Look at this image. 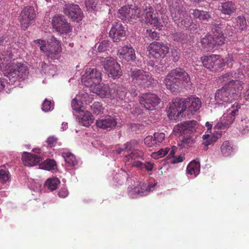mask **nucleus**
<instances>
[{"instance_id": "obj_55", "label": "nucleus", "mask_w": 249, "mask_h": 249, "mask_svg": "<svg viewBox=\"0 0 249 249\" xmlns=\"http://www.w3.org/2000/svg\"><path fill=\"white\" fill-rule=\"evenodd\" d=\"M10 175L8 171L0 169V181L6 182L9 178Z\"/></svg>"}, {"instance_id": "obj_12", "label": "nucleus", "mask_w": 249, "mask_h": 249, "mask_svg": "<svg viewBox=\"0 0 249 249\" xmlns=\"http://www.w3.org/2000/svg\"><path fill=\"white\" fill-rule=\"evenodd\" d=\"M168 7L173 20L177 22H179L181 16L186 12L181 0H170Z\"/></svg>"}, {"instance_id": "obj_38", "label": "nucleus", "mask_w": 249, "mask_h": 249, "mask_svg": "<svg viewBox=\"0 0 249 249\" xmlns=\"http://www.w3.org/2000/svg\"><path fill=\"white\" fill-rule=\"evenodd\" d=\"M172 38L174 41L180 42L182 44L187 42L188 36L182 32H175L172 34Z\"/></svg>"}, {"instance_id": "obj_31", "label": "nucleus", "mask_w": 249, "mask_h": 249, "mask_svg": "<svg viewBox=\"0 0 249 249\" xmlns=\"http://www.w3.org/2000/svg\"><path fill=\"white\" fill-rule=\"evenodd\" d=\"M236 10L235 4L231 1H228L221 3V11L225 15H231Z\"/></svg>"}, {"instance_id": "obj_35", "label": "nucleus", "mask_w": 249, "mask_h": 249, "mask_svg": "<svg viewBox=\"0 0 249 249\" xmlns=\"http://www.w3.org/2000/svg\"><path fill=\"white\" fill-rule=\"evenodd\" d=\"M213 39L212 36L207 35L203 37L201 40L202 46L204 48L208 49H212L214 48V44H213Z\"/></svg>"}, {"instance_id": "obj_22", "label": "nucleus", "mask_w": 249, "mask_h": 249, "mask_svg": "<svg viewBox=\"0 0 249 249\" xmlns=\"http://www.w3.org/2000/svg\"><path fill=\"white\" fill-rule=\"evenodd\" d=\"M118 55L120 59L127 62L132 61L136 58L135 50L130 45L125 46L119 49Z\"/></svg>"}, {"instance_id": "obj_53", "label": "nucleus", "mask_w": 249, "mask_h": 249, "mask_svg": "<svg viewBox=\"0 0 249 249\" xmlns=\"http://www.w3.org/2000/svg\"><path fill=\"white\" fill-rule=\"evenodd\" d=\"M109 48V41L105 40L102 41L99 44L97 49L100 52H103L108 49Z\"/></svg>"}, {"instance_id": "obj_28", "label": "nucleus", "mask_w": 249, "mask_h": 249, "mask_svg": "<svg viewBox=\"0 0 249 249\" xmlns=\"http://www.w3.org/2000/svg\"><path fill=\"white\" fill-rule=\"evenodd\" d=\"M220 151L223 156L229 157L234 153V148L232 142L224 141L221 145Z\"/></svg>"}, {"instance_id": "obj_37", "label": "nucleus", "mask_w": 249, "mask_h": 249, "mask_svg": "<svg viewBox=\"0 0 249 249\" xmlns=\"http://www.w3.org/2000/svg\"><path fill=\"white\" fill-rule=\"evenodd\" d=\"M235 26L241 31L245 30L247 27L246 19L242 16H239L235 18Z\"/></svg>"}, {"instance_id": "obj_43", "label": "nucleus", "mask_w": 249, "mask_h": 249, "mask_svg": "<svg viewBox=\"0 0 249 249\" xmlns=\"http://www.w3.org/2000/svg\"><path fill=\"white\" fill-rule=\"evenodd\" d=\"M62 156L64 158L65 161L70 165L73 166L76 164V160L74 156L69 152L63 153Z\"/></svg>"}, {"instance_id": "obj_8", "label": "nucleus", "mask_w": 249, "mask_h": 249, "mask_svg": "<svg viewBox=\"0 0 249 249\" xmlns=\"http://www.w3.org/2000/svg\"><path fill=\"white\" fill-rule=\"evenodd\" d=\"M203 65L211 71H216L225 66L224 60L219 55L212 54L201 58Z\"/></svg>"}, {"instance_id": "obj_49", "label": "nucleus", "mask_w": 249, "mask_h": 249, "mask_svg": "<svg viewBox=\"0 0 249 249\" xmlns=\"http://www.w3.org/2000/svg\"><path fill=\"white\" fill-rule=\"evenodd\" d=\"M249 120L248 119L242 120L239 124V129L243 133H246L249 131Z\"/></svg>"}, {"instance_id": "obj_62", "label": "nucleus", "mask_w": 249, "mask_h": 249, "mask_svg": "<svg viewBox=\"0 0 249 249\" xmlns=\"http://www.w3.org/2000/svg\"><path fill=\"white\" fill-rule=\"evenodd\" d=\"M77 96L78 98L80 99V100L83 101V103H85L87 104L89 102L90 99L87 93H83Z\"/></svg>"}, {"instance_id": "obj_23", "label": "nucleus", "mask_w": 249, "mask_h": 249, "mask_svg": "<svg viewBox=\"0 0 249 249\" xmlns=\"http://www.w3.org/2000/svg\"><path fill=\"white\" fill-rule=\"evenodd\" d=\"M243 83L239 80H230L224 85L227 90L236 99L240 95L242 90Z\"/></svg>"}, {"instance_id": "obj_15", "label": "nucleus", "mask_w": 249, "mask_h": 249, "mask_svg": "<svg viewBox=\"0 0 249 249\" xmlns=\"http://www.w3.org/2000/svg\"><path fill=\"white\" fill-rule=\"evenodd\" d=\"M185 111H186L183 105V100L179 99L170 104L167 113L169 117L178 119L183 117Z\"/></svg>"}, {"instance_id": "obj_44", "label": "nucleus", "mask_w": 249, "mask_h": 249, "mask_svg": "<svg viewBox=\"0 0 249 249\" xmlns=\"http://www.w3.org/2000/svg\"><path fill=\"white\" fill-rule=\"evenodd\" d=\"M202 139L203 140L202 144L207 147L215 142L218 139V138L213 135L212 136L209 134H205L203 135Z\"/></svg>"}, {"instance_id": "obj_46", "label": "nucleus", "mask_w": 249, "mask_h": 249, "mask_svg": "<svg viewBox=\"0 0 249 249\" xmlns=\"http://www.w3.org/2000/svg\"><path fill=\"white\" fill-rule=\"evenodd\" d=\"M241 107L240 105L238 104H233L231 108L228 110L229 116H232L235 118V116L238 114V109Z\"/></svg>"}, {"instance_id": "obj_27", "label": "nucleus", "mask_w": 249, "mask_h": 249, "mask_svg": "<svg viewBox=\"0 0 249 249\" xmlns=\"http://www.w3.org/2000/svg\"><path fill=\"white\" fill-rule=\"evenodd\" d=\"M78 119L79 123L84 126L91 125L94 121V118L91 113L89 111H81L79 113Z\"/></svg>"}, {"instance_id": "obj_41", "label": "nucleus", "mask_w": 249, "mask_h": 249, "mask_svg": "<svg viewBox=\"0 0 249 249\" xmlns=\"http://www.w3.org/2000/svg\"><path fill=\"white\" fill-rule=\"evenodd\" d=\"M83 104V101H81L80 100V99L78 98L77 95H76L74 99L72 100L71 103V107L72 109L76 111H78L79 113L80 111L83 110L82 109Z\"/></svg>"}, {"instance_id": "obj_57", "label": "nucleus", "mask_w": 249, "mask_h": 249, "mask_svg": "<svg viewBox=\"0 0 249 249\" xmlns=\"http://www.w3.org/2000/svg\"><path fill=\"white\" fill-rule=\"evenodd\" d=\"M232 76V74L230 73H226L222 75H221L218 78V81L221 83L226 82L227 83L230 80H233L231 79Z\"/></svg>"}, {"instance_id": "obj_29", "label": "nucleus", "mask_w": 249, "mask_h": 249, "mask_svg": "<svg viewBox=\"0 0 249 249\" xmlns=\"http://www.w3.org/2000/svg\"><path fill=\"white\" fill-rule=\"evenodd\" d=\"M190 13L194 18H198L201 21H208L211 18V15L208 12L197 9L190 10Z\"/></svg>"}, {"instance_id": "obj_34", "label": "nucleus", "mask_w": 249, "mask_h": 249, "mask_svg": "<svg viewBox=\"0 0 249 249\" xmlns=\"http://www.w3.org/2000/svg\"><path fill=\"white\" fill-rule=\"evenodd\" d=\"M113 88L115 89V94L113 97H116L121 100H124L127 102L126 100V91L125 88L123 86H118L116 85H113Z\"/></svg>"}, {"instance_id": "obj_32", "label": "nucleus", "mask_w": 249, "mask_h": 249, "mask_svg": "<svg viewBox=\"0 0 249 249\" xmlns=\"http://www.w3.org/2000/svg\"><path fill=\"white\" fill-rule=\"evenodd\" d=\"M200 170V163L196 160H193L187 166V173L190 175H194L196 177L199 174Z\"/></svg>"}, {"instance_id": "obj_59", "label": "nucleus", "mask_w": 249, "mask_h": 249, "mask_svg": "<svg viewBox=\"0 0 249 249\" xmlns=\"http://www.w3.org/2000/svg\"><path fill=\"white\" fill-rule=\"evenodd\" d=\"M132 147V144L130 142H127L126 143H125L124 145V147L123 148H119L117 150V152L118 154H120L122 151H126L128 152L130 150H131Z\"/></svg>"}, {"instance_id": "obj_2", "label": "nucleus", "mask_w": 249, "mask_h": 249, "mask_svg": "<svg viewBox=\"0 0 249 249\" xmlns=\"http://www.w3.org/2000/svg\"><path fill=\"white\" fill-rule=\"evenodd\" d=\"M167 89L172 92H177L183 85L191 86L192 83L189 74L182 69L172 70L164 80Z\"/></svg>"}, {"instance_id": "obj_6", "label": "nucleus", "mask_w": 249, "mask_h": 249, "mask_svg": "<svg viewBox=\"0 0 249 249\" xmlns=\"http://www.w3.org/2000/svg\"><path fill=\"white\" fill-rule=\"evenodd\" d=\"M101 64L109 77L115 79L122 75V71L120 65L114 58L111 57L102 58Z\"/></svg>"}, {"instance_id": "obj_21", "label": "nucleus", "mask_w": 249, "mask_h": 249, "mask_svg": "<svg viewBox=\"0 0 249 249\" xmlns=\"http://www.w3.org/2000/svg\"><path fill=\"white\" fill-rule=\"evenodd\" d=\"M91 90L93 92L95 93L102 98L112 97L115 94V89L113 88V85H112L110 88L106 84H104L103 86L98 85L91 89Z\"/></svg>"}, {"instance_id": "obj_58", "label": "nucleus", "mask_w": 249, "mask_h": 249, "mask_svg": "<svg viewBox=\"0 0 249 249\" xmlns=\"http://www.w3.org/2000/svg\"><path fill=\"white\" fill-rule=\"evenodd\" d=\"M57 141L58 139L56 137L54 136H51L47 138L46 142L48 146H49L51 147H54L56 145Z\"/></svg>"}, {"instance_id": "obj_17", "label": "nucleus", "mask_w": 249, "mask_h": 249, "mask_svg": "<svg viewBox=\"0 0 249 249\" xmlns=\"http://www.w3.org/2000/svg\"><path fill=\"white\" fill-rule=\"evenodd\" d=\"M109 34L114 42H119L125 39L126 31L121 23L116 22L111 27Z\"/></svg>"}, {"instance_id": "obj_20", "label": "nucleus", "mask_w": 249, "mask_h": 249, "mask_svg": "<svg viewBox=\"0 0 249 249\" xmlns=\"http://www.w3.org/2000/svg\"><path fill=\"white\" fill-rule=\"evenodd\" d=\"M235 99L224 86L221 89H218L215 93V100L218 104L231 103Z\"/></svg>"}, {"instance_id": "obj_26", "label": "nucleus", "mask_w": 249, "mask_h": 249, "mask_svg": "<svg viewBox=\"0 0 249 249\" xmlns=\"http://www.w3.org/2000/svg\"><path fill=\"white\" fill-rule=\"evenodd\" d=\"M22 159L26 166H34L42 160V158L39 156L27 152L23 153Z\"/></svg>"}, {"instance_id": "obj_64", "label": "nucleus", "mask_w": 249, "mask_h": 249, "mask_svg": "<svg viewBox=\"0 0 249 249\" xmlns=\"http://www.w3.org/2000/svg\"><path fill=\"white\" fill-rule=\"evenodd\" d=\"M58 195L60 197L65 198L68 195V190L64 188L60 189L58 193Z\"/></svg>"}, {"instance_id": "obj_3", "label": "nucleus", "mask_w": 249, "mask_h": 249, "mask_svg": "<svg viewBox=\"0 0 249 249\" xmlns=\"http://www.w3.org/2000/svg\"><path fill=\"white\" fill-rule=\"evenodd\" d=\"M34 42L38 44L40 51L52 59H58L61 56L62 48L60 42L55 37L52 36L48 41V45L43 39H37Z\"/></svg>"}, {"instance_id": "obj_18", "label": "nucleus", "mask_w": 249, "mask_h": 249, "mask_svg": "<svg viewBox=\"0 0 249 249\" xmlns=\"http://www.w3.org/2000/svg\"><path fill=\"white\" fill-rule=\"evenodd\" d=\"M183 105L188 114H193L201 107L200 99L196 97H191L183 100Z\"/></svg>"}, {"instance_id": "obj_50", "label": "nucleus", "mask_w": 249, "mask_h": 249, "mask_svg": "<svg viewBox=\"0 0 249 249\" xmlns=\"http://www.w3.org/2000/svg\"><path fill=\"white\" fill-rule=\"evenodd\" d=\"M146 36L151 40H157L160 38L159 34L155 31H152L151 29L146 30Z\"/></svg>"}, {"instance_id": "obj_52", "label": "nucleus", "mask_w": 249, "mask_h": 249, "mask_svg": "<svg viewBox=\"0 0 249 249\" xmlns=\"http://www.w3.org/2000/svg\"><path fill=\"white\" fill-rule=\"evenodd\" d=\"M85 5L88 11L94 10L97 5V0H85Z\"/></svg>"}, {"instance_id": "obj_48", "label": "nucleus", "mask_w": 249, "mask_h": 249, "mask_svg": "<svg viewBox=\"0 0 249 249\" xmlns=\"http://www.w3.org/2000/svg\"><path fill=\"white\" fill-rule=\"evenodd\" d=\"M223 118H226V119L225 121H222L221 123L222 126H220V128L223 129L229 127L234 121V118H233L232 116H229L228 115L226 116H224Z\"/></svg>"}, {"instance_id": "obj_1", "label": "nucleus", "mask_w": 249, "mask_h": 249, "mask_svg": "<svg viewBox=\"0 0 249 249\" xmlns=\"http://www.w3.org/2000/svg\"><path fill=\"white\" fill-rule=\"evenodd\" d=\"M13 56L11 50L0 53V71L7 77L22 78L28 73L26 67L21 63L13 62Z\"/></svg>"}, {"instance_id": "obj_7", "label": "nucleus", "mask_w": 249, "mask_h": 249, "mask_svg": "<svg viewBox=\"0 0 249 249\" xmlns=\"http://www.w3.org/2000/svg\"><path fill=\"white\" fill-rule=\"evenodd\" d=\"M102 81V73L97 69L88 68L82 76V83L87 87L92 89L100 85Z\"/></svg>"}, {"instance_id": "obj_45", "label": "nucleus", "mask_w": 249, "mask_h": 249, "mask_svg": "<svg viewBox=\"0 0 249 249\" xmlns=\"http://www.w3.org/2000/svg\"><path fill=\"white\" fill-rule=\"evenodd\" d=\"M41 166V168L45 170L49 171L53 170L56 166V162L53 160L48 159L43 161Z\"/></svg>"}, {"instance_id": "obj_56", "label": "nucleus", "mask_w": 249, "mask_h": 249, "mask_svg": "<svg viewBox=\"0 0 249 249\" xmlns=\"http://www.w3.org/2000/svg\"><path fill=\"white\" fill-rule=\"evenodd\" d=\"M144 142L145 144L148 147H152L157 145L154 137L152 136H148L146 137L144 140Z\"/></svg>"}, {"instance_id": "obj_4", "label": "nucleus", "mask_w": 249, "mask_h": 249, "mask_svg": "<svg viewBox=\"0 0 249 249\" xmlns=\"http://www.w3.org/2000/svg\"><path fill=\"white\" fill-rule=\"evenodd\" d=\"M117 17L124 21H131L141 17V9L135 3L123 6L118 10Z\"/></svg>"}, {"instance_id": "obj_13", "label": "nucleus", "mask_w": 249, "mask_h": 249, "mask_svg": "<svg viewBox=\"0 0 249 249\" xmlns=\"http://www.w3.org/2000/svg\"><path fill=\"white\" fill-rule=\"evenodd\" d=\"M36 17L34 8L33 6H26L21 11L19 16L21 27L27 29L32 23Z\"/></svg>"}, {"instance_id": "obj_5", "label": "nucleus", "mask_w": 249, "mask_h": 249, "mask_svg": "<svg viewBox=\"0 0 249 249\" xmlns=\"http://www.w3.org/2000/svg\"><path fill=\"white\" fill-rule=\"evenodd\" d=\"M130 75L132 82L137 85L148 88L152 86L154 84V79L149 72L135 69L131 71Z\"/></svg>"}, {"instance_id": "obj_10", "label": "nucleus", "mask_w": 249, "mask_h": 249, "mask_svg": "<svg viewBox=\"0 0 249 249\" xmlns=\"http://www.w3.org/2000/svg\"><path fill=\"white\" fill-rule=\"evenodd\" d=\"M52 26L61 34H68L71 32L72 27L65 17L61 15H55L52 19Z\"/></svg>"}, {"instance_id": "obj_47", "label": "nucleus", "mask_w": 249, "mask_h": 249, "mask_svg": "<svg viewBox=\"0 0 249 249\" xmlns=\"http://www.w3.org/2000/svg\"><path fill=\"white\" fill-rule=\"evenodd\" d=\"M170 150V148L166 147L164 148H161L157 152L152 154V157L154 159H159L165 156Z\"/></svg>"}, {"instance_id": "obj_54", "label": "nucleus", "mask_w": 249, "mask_h": 249, "mask_svg": "<svg viewBox=\"0 0 249 249\" xmlns=\"http://www.w3.org/2000/svg\"><path fill=\"white\" fill-rule=\"evenodd\" d=\"M154 137L155 142H156V144L158 145L164 140L165 134L162 132H155L154 134Z\"/></svg>"}, {"instance_id": "obj_25", "label": "nucleus", "mask_w": 249, "mask_h": 249, "mask_svg": "<svg viewBox=\"0 0 249 249\" xmlns=\"http://www.w3.org/2000/svg\"><path fill=\"white\" fill-rule=\"evenodd\" d=\"M197 124L195 120L186 121L177 125L175 129L182 134L191 133L195 131Z\"/></svg>"}, {"instance_id": "obj_9", "label": "nucleus", "mask_w": 249, "mask_h": 249, "mask_svg": "<svg viewBox=\"0 0 249 249\" xmlns=\"http://www.w3.org/2000/svg\"><path fill=\"white\" fill-rule=\"evenodd\" d=\"M149 54L157 59H161L169 53V48L162 42L153 41L147 47Z\"/></svg>"}, {"instance_id": "obj_33", "label": "nucleus", "mask_w": 249, "mask_h": 249, "mask_svg": "<svg viewBox=\"0 0 249 249\" xmlns=\"http://www.w3.org/2000/svg\"><path fill=\"white\" fill-rule=\"evenodd\" d=\"M180 18L179 22L174 21V22L178 25V26H183L186 28H189L192 25V20L190 16L187 14L186 12L185 14Z\"/></svg>"}, {"instance_id": "obj_60", "label": "nucleus", "mask_w": 249, "mask_h": 249, "mask_svg": "<svg viewBox=\"0 0 249 249\" xmlns=\"http://www.w3.org/2000/svg\"><path fill=\"white\" fill-rule=\"evenodd\" d=\"M171 56L173 61L177 62L179 60L180 57L179 51L176 49H173L171 50Z\"/></svg>"}, {"instance_id": "obj_16", "label": "nucleus", "mask_w": 249, "mask_h": 249, "mask_svg": "<svg viewBox=\"0 0 249 249\" xmlns=\"http://www.w3.org/2000/svg\"><path fill=\"white\" fill-rule=\"evenodd\" d=\"M65 15L70 18L73 21H79L82 20L83 14L79 6L74 4H65L63 8Z\"/></svg>"}, {"instance_id": "obj_51", "label": "nucleus", "mask_w": 249, "mask_h": 249, "mask_svg": "<svg viewBox=\"0 0 249 249\" xmlns=\"http://www.w3.org/2000/svg\"><path fill=\"white\" fill-rule=\"evenodd\" d=\"M91 108L94 114H99L101 112H103V108L102 105L99 102L94 103L91 106Z\"/></svg>"}, {"instance_id": "obj_14", "label": "nucleus", "mask_w": 249, "mask_h": 249, "mask_svg": "<svg viewBox=\"0 0 249 249\" xmlns=\"http://www.w3.org/2000/svg\"><path fill=\"white\" fill-rule=\"evenodd\" d=\"M154 12V10L152 6L149 5H146L145 7H142V10L141 9V17L140 18L142 19L144 17L145 22L155 26L157 29L160 30V27L162 25H160L159 19Z\"/></svg>"}, {"instance_id": "obj_42", "label": "nucleus", "mask_w": 249, "mask_h": 249, "mask_svg": "<svg viewBox=\"0 0 249 249\" xmlns=\"http://www.w3.org/2000/svg\"><path fill=\"white\" fill-rule=\"evenodd\" d=\"M217 34H214L213 36V44H214V47L215 45L221 46L224 43L225 38L223 36V32H217Z\"/></svg>"}, {"instance_id": "obj_36", "label": "nucleus", "mask_w": 249, "mask_h": 249, "mask_svg": "<svg viewBox=\"0 0 249 249\" xmlns=\"http://www.w3.org/2000/svg\"><path fill=\"white\" fill-rule=\"evenodd\" d=\"M133 166L137 167L141 170L145 169L147 171H151L153 169V164L149 161L143 163L140 161H135Z\"/></svg>"}, {"instance_id": "obj_30", "label": "nucleus", "mask_w": 249, "mask_h": 249, "mask_svg": "<svg viewBox=\"0 0 249 249\" xmlns=\"http://www.w3.org/2000/svg\"><path fill=\"white\" fill-rule=\"evenodd\" d=\"M21 40L22 42H19L18 41L17 43L15 42L13 44V42H12L11 40H10V37L7 36H0V45H3L6 44L7 45H12V47L14 48L15 49H18L15 45L18 46L19 48L23 49V47L24 46L25 41L24 39H22V37L21 38Z\"/></svg>"}, {"instance_id": "obj_11", "label": "nucleus", "mask_w": 249, "mask_h": 249, "mask_svg": "<svg viewBox=\"0 0 249 249\" xmlns=\"http://www.w3.org/2000/svg\"><path fill=\"white\" fill-rule=\"evenodd\" d=\"M140 104L146 109H155L160 102V99L155 94L146 93L142 94L139 99Z\"/></svg>"}, {"instance_id": "obj_63", "label": "nucleus", "mask_w": 249, "mask_h": 249, "mask_svg": "<svg viewBox=\"0 0 249 249\" xmlns=\"http://www.w3.org/2000/svg\"><path fill=\"white\" fill-rule=\"evenodd\" d=\"M182 143L184 147L191 146L194 143V141L192 138H187L182 141Z\"/></svg>"}, {"instance_id": "obj_39", "label": "nucleus", "mask_w": 249, "mask_h": 249, "mask_svg": "<svg viewBox=\"0 0 249 249\" xmlns=\"http://www.w3.org/2000/svg\"><path fill=\"white\" fill-rule=\"evenodd\" d=\"M126 158L128 161L136 159H143V154L142 151L134 150L130 154L126 156Z\"/></svg>"}, {"instance_id": "obj_24", "label": "nucleus", "mask_w": 249, "mask_h": 249, "mask_svg": "<svg viewBox=\"0 0 249 249\" xmlns=\"http://www.w3.org/2000/svg\"><path fill=\"white\" fill-rule=\"evenodd\" d=\"M116 119L111 116H107L96 122V124L99 128L104 129L111 130L117 125Z\"/></svg>"}, {"instance_id": "obj_61", "label": "nucleus", "mask_w": 249, "mask_h": 249, "mask_svg": "<svg viewBox=\"0 0 249 249\" xmlns=\"http://www.w3.org/2000/svg\"><path fill=\"white\" fill-rule=\"evenodd\" d=\"M52 108L51 102L46 99L42 104V110L44 111H48Z\"/></svg>"}, {"instance_id": "obj_40", "label": "nucleus", "mask_w": 249, "mask_h": 249, "mask_svg": "<svg viewBox=\"0 0 249 249\" xmlns=\"http://www.w3.org/2000/svg\"><path fill=\"white\" fill-rule=\"evenodd\" d=\"M60 181L57 178H49L46 181L45 185L49 190L53 191L56 189Z\"/></svg>"}, {"instance_id": "obj_19", "label": "nucleus", "mask_w": 249, "mask_h": 249, "mask_svg": "<svg viewBox=\"0 0 249 249\" xmlns=\"http://www.w3.org/2000/svg\"><path fill=\"white\" fill-rule=\"evenodd\" d=\"M154 186L151 184L149 185L146 182H140L139 184L132 189L129 192V195L134 198L138 196H143L147 195L154 188Z\"/></svg>"}]
</instances>
